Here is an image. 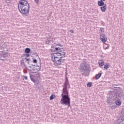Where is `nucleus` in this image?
<instances>
[{
  "label": "nucleus",
  "instance_id": "obj_1",
  "mask_svg": "<svg viewBox=\"0 0 124 124\" xmlns=\"http://www.w3.org/2000/svg\"><path fill=\"white\" fill-rule=\"evenodd\" d=\"M18 8L21 14H29L30 13V4L27 0H20L18 4Z\"/></svg>",
  "mask_w": 124,
  "mask_h": 124
},
{
  "label": "nucleus",
  "instance_id": "obj_2",
  "mask_svg": "<svg viewBox=\"0 0 124 124\" xmlns=\"http://www.w3.org/2000/svg\"><path fill=\"white\" fill-rule=\"evenodd\" d=\"M62 98L61 99V104L62 105L68 106V107H70V97L68 94V90H62Z\"/></svg>",
  "mask_w": 124,
  "mask_h": 124
},
{
  "label": "nucleus",
  "instance_id": "obj_3",
  "mask_svg": "<svg viewBox=\"0 0 124 124\" xmlns=\"http://www.w3.org/2000/svg\"><path fill=\"white\" fill-rule=\"evenodd\" d=\"M108 94L109 97H108L107 103L108 105H115V97H116V92L108 91Z\"/></svg>",
  "mask_w": 124,
  "mask_h": 124
},
{
  "label": "nucleus",
  "instance_id": "obj_4",
  "mask_svg": "<svg viewBox=\"0 0 124 124\" xmlns=\"http://www.w3.org/2000/svg\"><path fill=\"white\" fill-rule=\"evenodd\" d=\"M123 97V93L120 91L115 92V97H114V104L116 106H121L122 105V97Z\"/></svg>",
  "mask_w": 124,
  "mask_h": 124
},
{
  "label": "nucleus",
  "instance_id": "obj_5",
  "mask_svg": "<svg viewBox=\"0 0 124 124\" xmlns=\"http://www.w3.org/2000/svg\"><path fill=\"white\" fill-rule=\"evenodd\" d=\"M78 69L80 72H91V67L89 64L87 63L86 62L81 63Z\"/></svg>",
  "mask_w": 124,
  "mask_h": 124
},
{
  "label": "nucleus",
  "instance_id": "obj_6",
  "mask_svg": "<svg viewBox=\"0 0 124 124\" xmlns=\"http://www.w3.org/2000/svg\"><path fill=\"white\" fill-rule=\"evenodd\" d=\"M30 79L35 85H39V78H40V73H37L34 75L30 74Z\"/></svg>",
  "mask_w": 124,
  "mask_h": 124
},
{
  "label": "nucleus",
  "instance_id": "obj_7",
  "mask_svg": "<svg viewBox=\"0 0 124 124\" xmlns=\"http://www.w3.org/2000/svg\"><path fill=\"white\" fill-rule=\"evenodd\" d=\"M29 62V59L25 58H23L20 61V64L21 65H23L24 67L26 68V69H28L29 71L31 72V73H36V72H32L31 69H28V65H27V64H28V62Z\"/></svg>",
  "mask_w": 124,
  "mask_h": 124
},
{
  "label": "nucleus",
  "instance_id": "obj_8",
  "mask_svg": "<svg viewBox=\"0 0 124 124\" xmlns=\"http://www.w3.org/2000/svg\"><path fill=\"white\" fill-rule=\"evenodd\" d=\"M100 38L103 43H105L107 41V37H105V33H104V28H101L99 31Z\"/></svg>",
  "mask_w": 124,
  "mask_h": 124
},
{
  "label": "nucleus",
  "instance_id": "obj_9",
  "mask_svg": "<svg viewBox=\"0 0 124 124\" xmlns=\"http://www.w3.org/2000/svg\"><path fill=\"white\" fill-rule=\"evenodd\" d=\"M65 82L64 83V85H63V89L62 91L67 90V87L69 88L70 87V85L69 84V81H68V78H67V72H65Z\"/></svg>",
  "mask_w": 124,
  "mask_h": 124
},
{
  "label": "nucleus",
  "instance_id": "obj_10",
  "mask_svg": "<svg viewBox=\"0 0 124 124\" xmlns=\"http://www.w3.org/2000/svg\"><path fill=\"white\" fill-rule=\"evenodd\" d=\"M7 57H8V52L5 50L0 51V58L1 61H5Z\"/></svg>",
  "mask_w": 124,
  "mask_h": 124
},
{
  "label": "nucleus",
  "instance_id": "obj_11",
  "mask_svg": "<svg viewBox=\"0 0 124 124\" xmlns=\"http://www.w3.org/2000/svg\"><path fill=\"white\" fill-rule=\"evenodd\" d=\"M61 55L62 53L57 51H56V52H52L51 53V58H59V57H61Z\"/></svg>",
  "mask_w": 124,
  "mask_h": 124
},
{
  "label": "nucleus",
  "instance_id": "obj_12",
  "mask_svg": "<svg viewBox=\"0 0 124 124\" xmlns=\"http://www.w3.org/2000/svg\"><path fill=\"white\" fill-rule=\"evenodd\" d=\"M63 57H53L51 58L52 61L53 62H55V63H56L57 62H58V60L60 59H62Z\"/></svg>",
  "mask_w": 124,
  "mask_h": 124
},
{
  "label": "nucleus",
  "instance_id": "obj_13",
  "mask_svg": "<svg viewBox=\"0 0 124 124\" xmlns=\"http://www.w3.org/2000/svg\"><path fill=\"white\" fill-rule=\"evenodd\" d=\"M62 58H60L57 62L55 63L58 65H62V64L63 62H64V59H62Z\"/></svg>",
  "mask_w": 124,
  "mask_h": 124
},
{
  "label": "nucleus",
  "instance_id": "obj_14",
  "mask_svg": "<svg viewBox=\"0 0 124 124\" xmlns=\"http://www.w3.org/2000/svg\"><path fill=\"white\" fill-rule=\"evenodd\" d=\"M100 9L102 11V12H105L107 9V5L106 4H105L104 6H102L100 7Z\"/></svg>",
  "mask_w": 124,
  "mask_h": 124
},
{
  "label": "nucleus",
  "instance_id": "obj_15",
  "mask_svg": "<svg viewBox=\"0 0 124 124\" xmlns=\"http://www.w3.org/2000/svg\"><path fill=\"white\" fill-rule=\"evenodd\" d=\"M28 65H32V66L36 65L35 64H33V62H32V61H31V60L30 59V58H29Z\"/></svg>",
  "mask_w": 124,
  "mask_h": 124
},
{
  "label": "nucleus",
  "instance_id": "obj_16",
  "mask_svg": "<svg viewBox=\"0 0 124 124\" xmlns=\"http://www.w3.org/2000/svg\"><path fill=\"white\" fill-rule=\"evenodd\" d=\"M98 5L99 6H103L104 5H105V4L104 3V1H98Z\"/></svg>",
  "mask_w": 124,
  "mask_h": 124
},
{
  "label": "nucleus",
  "instance_id": "obj_17",
  "mask_svg": "<svg viewBox=\"0 0 124 124\" xmlns=\"http://www.w3.org/2000/svg\"><path fill=\"white\" fill-rule=\"evenodd\" d=\"M84 72V73H81V75L82 76H89V75H90V72Z\"/></svg>",
  "mask_w": 124,
  "mask_h": 124
},
{
  "label": "nucleus",
  "instance_id": "obj_18",
  "mask_svg": "<svg viewBox=\"0 0 124 124\" xmlns=\"http://www.w3.org/2000/svg\"><path fill=\"white\" fill-rule=\"evenodd\" d=\"M62 49H63V47H55V50H56V52H58V53H60V52H62Z\"/></svg>",
  "mask_w": 124,
  "mask_h": 124
},
{
  "label": "nucleus",
  "instance_id": "obj_19",
  "mask_svg": "<svg viewBox=\"0 0 124 124\" xmlns=\"http://www.w3.org/2000/svg\"><path fill=\"white\" fill-rule=\"evenodd\" d=\"M101 75L102 74L100 73L98 74H96L95 76V80H98V78L101 77Z\"/></svg>",
  "mask_w": 124,
  "mask_h": 124
},
{
  "label": "nucleus",
  "instance_id": "obj_20",
  "mask_svg": "<svg viewBox=\"0 0 124 124\" xmlns=\"http://www.w3.org/2000/svg\"><path fill=\"white\" fill-rule=\"evenodd\" d=\"M31 52V48L29 47H27L25 49V53L26 54H30V52Z\"/></svg>",
  "mask_w": 124,
  "mask_h": 124
},
{
  "label": "nucleus",
  "instance_id": "obj_21",
  "mask_svg": "<svg viewBox=\"0 0 124 124\" xmlns=\"http://www.w3.org/2000/svg\"><path fill=\"white\" fill-rule=\"evenodd\" d=\"M109 67H110L109 63H105V64L104 65V68H105V69H108V68H109Z\"/></svg>",
  "mask_w": 124,
  "mask_h": 124
},
{
  "label": "nucleus",
  "instance_id": "obj_22",
  "mask_svg": "<svg viewBox=\"0 0 124 124\" xmlns=\"http://www.w3.org/2000/svg\"><path fill=\"white\" fill-rule=\"evenodd\" d=\"M109 108H111V110H115L116 108H117V106L116 105H114L112 106H109Z\"/></svg>",
  "mask_w": 124,
  "mask_h": 124
},
{
  "label": "nucleus",
  "instance_id": "obj_23",
  "mask_svg": "<svg viewBox=\"0 0 124 124\" xmlns=\"http://www.w3.org/2000/svg\"><path fill=\"white\" fill-rule=\"evenodd\" d=\"M56 98V95H55V94H52L49 97V99L50 100H53V99H54V98Z\"/></svg>",
  "mask_w": 124,
  "mask_h": 124
},
{
  "label": "nucleus",
  "instance_id": "obj_24",
  "mask_svg": "<svg viewBox=\"0 0 124 124\" xmlns=\"http://www.w3.org/2000/svg\"><path fill=\"white\" fill-rule=\"evenodd\" d=\"M98 64H99V66H100V67H102V66H103L104 65V61L102 62H99Z\"/></svg>",
  "mask_w": 124,
  "mask_h": 124
},
{
  "label": "nucleus",
  "instance_id": "obj_25",
  "mask_svg": "<svg viewBox=\"0 0 124 124\" xmlns=\"http://www.w3.org/2000/svg\"><path fill=\"white\" fill-rule=\"evenodd\" d=\"M60 53H61V57H63V58H65V52H60Z\"/></svg>",
  "mask_w": 124,
  "mask_h": 124
},
{
  "label": "nucleus",
  "instance_id": "obj_26",
  "mask_svg": "<svg viewBox=\"0 0 124 124\" xmlns=\"http://www.w3.org/2000/svg\"><path fill=\"white\" fill-rule=\"evenodd\" d=\"M50 43H51V41L50 39L48 38L46 41V44H50Z\"/></svg>",
  "mask_w": 124,
  "mask_h": 124
},
{
  "label": "nucleus",
  "instance_id": "obj_27",
  "mask_svg": "<svg viewBox=\"0 0 124 124\" xmlns=\"http://www.w3.org/2000/svg\"><path fill=\"white\" fill-rule=\"evenodd\" d=\"M35 71H36L37 72H38V71H40L41 70V65L39 66L38 69L37 68H35Z\"/></svg>",
  "mask_w": 124,
  "mask_h": 124
},
{
  "label": "nucleus",
  "instance_id": "obj_28",
  "mask_svg": "<svg viewBox=\"0 0 124 124\" xmlns=\"http://www.w3.org/2000/svg\"><path fill=\"white\" fill-rule=\"evenodd\" d=\"M32 62H33V63H37V60H36V59H34L33 58H32Z\"/></svg>",
  "mask_w": 124,
  "mask_h": 124
},
{
  "label": "nucleus",
  "instance_id": "obj_29",
  "mask_svg": "<svg viewBox=\"0 0 124 124\" xmlns=\"http://www.w3.org/2000/svg\"><path fill=\"white\" fill-rule=\"evenodd\" d=\"M92 86V82H88L87 84V87H88V88H91Z\"/></svg>",
  "mask_w": 124,
  "mask_h": 124
},
{
  "label": "nucleus",
  "instance_id": "obj_30",
  "mask_svg": "<svg viewBox=\"0 0 124 124\" xmlns=\"http://www.w3.org/2000/svg\"><path fill=\"white\" fill-rule=\"evenodd\" d=\"M0 48L1 49V50H4V49H6V46H0Z\"/></svg>",
  "mask_w": 124,
  "mask_h": 124
},
{
  "label": "nucleus",
  "instance_id": "obj_31",
  "mask_svg": "<svg viewBox=\"0 0 124 124\" xmlns=\"http://www.w3.org/2000/svg\"><path fill=\"white\" fill-rule=\"evenodd\" d=\"M33 66H32L31 65H29L28 67H30V68H32ZM36 67H39V66L37 65H35Z\"/></svg>",
  "mask_w": 124,
  "mask_h": 124
},
{
  "label": "nucleus",
  "instance_id": "obj_32",
  "mask_svg": "<svg viewBox=\"0 0 124 124\" xmlns=\"http://www.w3.org/2000/svg\"><path fill=\"white\" fill-rule=\"evenodd\" d=\"M56 46H60V47H63V46H62V45H61L60 43L56 44Z\"/></svg>",
  "mask_w": 124,
  "mask_h": 124
},
{
  "label": "nucleus",
  "instance_id": "obj_33",
  "mask_svg": "<svg viewBox=\"0 0 124 124\" xmlns=\"http://www.w3.org/2000/svg\"><path fill=\"white\" fill-rule=\"evenodd\" d=\"M51 52H54V53H56V52H57L56 48L52 49H51Z\"/></svg>",
  "mask_w": 124,
  "mask_h": 124
},
{
  "label": "nucleus",
  "instance_id": "obj_34",
  "mask_svg": "<svg viewBox=\"0 0 124 124\" xmlns=\"http://www.w3.org/2000/svg\"><path fill=\"white\" fill-rule=\"evenodd\" d=\"M22 77H23V78H24V79H25V80H28V77H27V76H23Z\"/></svg>",
  "mask_w": 124,
  "mask_h": 124
},
{
  "label": "nucleus",
  "instance_id": "obj_35",
  "mask_svg": "<svg viewBox=\"0 0 124 124\" xmlns=\"http://www.w3.org/2000/svg\"><path fill=\"white\" fill-rule=\"evenodd\" d=\"M25 56H26V57H30L31 56V55H30V54L29 53H26L24 54Z\"/></svg>",
  "mask_w": 124,
  "mask_h": 124
},
{
  "label": "nucleus",
  "instance_id": "obj_36",
  "mask_svg": "<svg viewBox=\"0 0 124 124\" xmlns=\"http://www.w3.org/2000/svg\"><path fill=\"white\" fill-rule=\"evenodd\" d=\"M35 2L37 3V4H38L39 3V0H34Z\"/></svg>",
  "mask_w": 124,
  "mask_h": 124
},
{
  "label": "nucleus",
  "instance_id": "obj_37",
  "mask_svg": "<svg viewBox=\"0 0 124 124\" xmlns=\"http://www.w3.org/2000/svg\"><path fill=\"white\" fill-rule=\"evenodd\" d=\"M6 2H7V3H9V2H10V1H11V0H5Z\"/></svg>",
  "mask_w": 124,
  "mask_h": 124
},
{
  "label": "nucleus",
  "instance_id": "obj_38",
  "mask_svg": "<svg viewBox=\"0 0 124 124\" xmlns=\"http://www.w3.org/2000/svg\"><path fill=\"white\" fill-rule=\"evenodd\" d=\"M70 32H71V33H74V31L72 30H70Z\"/></svg>",
  "mask_w": 124,
  "mask_h": 124
},
{
  "label": "nucleus",
  "instance_id": "obj_39",
  "mask_svg": "<svg viewBox=\"0 0 124 124\" xmlns=\"http://www.w3.org/2000/svg\"><path fill=\"white\" fill-rule=\"evenodd\" d=\"M32 68V70H33V71H35V68L34 67L33 68Z\"/></svg>",
  "mask_w": 124,
  "mask_h": 124
},
{
  "label": "nucleus",
  "instance_id": "obj_40",
  "mask_svg": "<svg viewBox=\"0 0 124 124\" xmlns=\"http://www.w3.org/2000/svg\"><path fill=\"white\" fill-rule=\"evenodd\" d=\"M51 48H52V49H55L56 47H55V46H51Z\"/></svg>",
  "mask_w": 124,
  "mask_h": 124
},
{
  "label": "nucleus",
  "instance_id": "obj_41",
  "mask_svg": "<svg viewBox=\"0 0 124 124\" xmlns=\"http://www.w3.org/2000/svg\"><path fill=\"white\" fill-rule=\"evenodd\" d=\"M36 57H38L39 58V60H40V58H39V56H38V55H36Z\"/></svg>",
  "mask_w": 124,
  "mask_h": 124
},
{
  "label": "nucleus",
  "instance_id": "obj_42",
  "mask_svg": "<svg viewBox=\"0 0 124 124\" xmlns=\"http://www.w3.org/2000/svg\"><path fill=\"white\" fill-rule=\"evenodd\" d=\"M101 0H102V1H105V0H100V1H101Z\"/></svg>",
  "mask_w": 124,
  "mask_h": 124
},
{
  "label": "nucleus",
  "instance_id": "obj_43",
  "mask_svg": "<svg viewBox=\"0 0 124 124\" xmlns=\"http://www.w3.org/2000/svg\"><path fill=\"white\" fill-rule=\"evenodd\" d=\"M106 49H109V46H107Z\"/></svg>",
  "mask_w": 124,
  "mask_h": 124
},
{
  "label": "nucleus",
  "instance_id": "obj_44",
  "mask_svg": "<svg viewBox=\"0 0 124 124\" xmlns=\"http://www.w3.org/2000/svg\"><path fill=\"white\" fill-rule=\"evenodd\" d=\"M36 88H38V87L37 86Z\"/></svg>",
  "mask_w": 124,
  "mask_h": 124
}]
</instances>
